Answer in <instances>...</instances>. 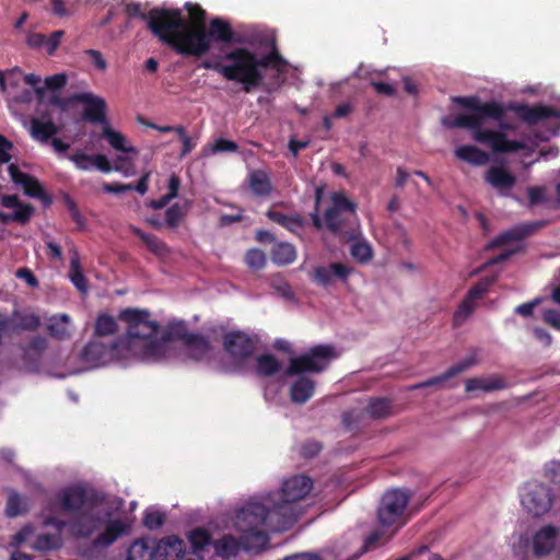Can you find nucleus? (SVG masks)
<instances>
[{"label": "nucleus", "mask_w": 560, "mask_h": 560, "mask_svg": "<svg viewBox=\"0 0 560 560\" xmlns=\"http://www.w3.org/2000/svg\"><path fill=\"white\" fill-rule=\"evenodd\" d=\"M453 102L467 109V113L443 117L442 125L448 129L469 130L476 142L490 147L494 153L518 152L525 148L524 142L510 140L504 132L515 129L504 120L506 109L513 110L528 125L558 117L556 109L545 105L510 104L505 107L495 101L482 102L476 95L455 96Z\"/></svg>", "instance_id": "1"}, {"label": "nucleus", "mask_w": 560, "mask_h": 560, "mask_svg": "<svg viewBox=\"0 0 560 560\" xmlns=\"http://www.w3.org/2000/svg\"><path fill=\"white\" fill-rule=\"evenodd\" d=\"M223 58L229 63L203 60L200 67L220 73L228 81L240 83L242 91L247 94L262 85L264 69L279 68L285 63L277 48L259 57L248 48L238 47L226 52Z\"/></svg>", "instance_id": "2"}, {"label": "nucleus", "mask_w": 560, "mask_h": 560, "mask_svg": "<svg viewBox=\"0 0 560 560\" xmlns=\"http://www.w3.org/2000/svg\"><path fill=\"white\" fill-rule=\"evenodd\" d=\"M267 504L258 501L247 502L237 513L235 525L241 533V546L244 550L259 553L269 544L267 530L284 532L294 525L293 514L277 516Z\"/></svg>", "instance_id": "3"}, {"label": "nucleus", "mask_w": 560, "mask_h": 560, "mask_svg": "<svg viewBox=\"0 0 560 560\" xmlns=\"http://www.w3.org/2000/svg\"><path fill=\"white\" fill-rule=\"evenodd\" d=\"M148 310L127 307L120 311L118 318L127 324L126 335L128 347L132 348L136 341L141 345V358L143 360L159 361L165 358L168 345L172 340V325L167 331L160 336L161 325L150 318Z\"/></svg>", "instance_id": "4"}, {"label": "nucleus", "mask_w": 560, "mask_h": 560, "mask_svg": "<svg viewBox=\"0 0 560 560\" xmlns=\"http://www.w3.org/2000/svg\"><path fill=\"white\" fill-rule=\"evenodd\" d=\"M110 516V512L94 510L93 505L71 515L69 533L73 538L88 539L103 528V530L93 538L90 549L82 552L83 557H90V552L94 549L109 548L120 537L128 534V524L119 517L112 520Z\"/></svg>", "instance_id": "5"}, {"label": "nucleus", "mask_w": 560, "mask_h": 560, "mask_svg": "<svg viewBox=\"0 0 560 560\" xmlns=\"http://www.w3.org/2000/svg\"><path fill=\"white\" fill-rule=\"evenodd\" d=\"M148 28L162 43L170 46L176 54L189 56L195 52L190 47L191 28L178 9H151Z\"/></svg>", "instance_id": "6"}, {"label": "nucleus", "mask_w": 560, "mask_h": 560, "mask_svg": "<svg viewBox=\"0 0 560 560\" xmlns=\"http://www.w3.org/2000/svg\"><path fill=\"white\" fill-rule=\"evenodd\" d=\"M313 489V480L306 475H294L284 480L279 492L269 493L262 499L270 511H277V516L293 514L294 523L299 520L301 512L294 506L295 502L303 500Z\"/></svg>", "instance_id": "7"}, {"label": "nucleus", "mask_w": 560, "mask_h": 560, "mask_svg": "<svg viewBox=\"0 0 560 560\" xmlns=\"http://www.w3.org/2000/svg\"><path fill=\"white\" fill-rule=\"evenodd\" d=\"M190 38V47L195 52H189V56L201 57L207 54L213 42L224 44L240 43V38L235 35L229 21L221 18H214L209 23V28L206 25L202 27H192Z\"/></svg>", "instance_id": "8"}, {"label": "nucleus", "mask_w": 560, "mask_h": 560, "mask_svg": "<svg viewBox=\"0 0 560 560\" xmlns=\"http://www.w3.org/2000/svg\"><path fill=\"white\" fill-rule=\"evenodd\" d=\"M335 348L330 345H317L308 351L289 360L285 374L288 376L304 375V373L319 374L324 372L336 358Z\"/></svg>", "instance_id": "9"}, {"label": "nucleus", "mask_w": 560, "mask_h": 560, "mask_svg": "<svg viewBox=\"0 0 560 560\" xmlns=\"http://www.w3.org/2000/svg\"><path fill=\"white\" fill-rule=\"evenodd\" d=\"M104 501V497L82 486H70L59 490L49 503L51 512L59 510L71 515L83 511L84 506L95 505Z\"/></svg>", "instance_id": "10"}, {"label": "nucleus", "mask_w": 560, "mask_h": 560, "mask_svg": "<svg viewBox=\"0 0 560 560\" xmlns=\"http://www.w3.org/2000/svg\"><path fill=\"white\" fill-rule=\"evenodd\" d=\"M180 546L177 536H167L159 541L154 538H141L129 547L126 560H154L159 557H165L167 549L178 550Z\"/></svg>", "instance_id": "11"}, {"label": "nucleus", "mask_w": 560, "mask_h": 560, "mask_svg": "<svg viewBox=\"0 0 560 560\" xmlns=\"http://www.w3.org/2000/svg\"><path fill=\"white\" fill-rule=\"evenodd\" d=\"M555 494L548 486L538 481L525 485L521 503L528 514L539 517L548 513L553 504Z\"/></svg>", "instance_id": "12"}, {"label": "nucleus", "mask_w": 560, "mask_h": 560, "mask_svg": "<svg viewBox=\"0 0 560 560\" xmlns=\"http://www.w3.org/2000/svg\"><path fill=\"white\" fill-rule=\"evenodd\" d=\"M409 503V495L400 490L387 491L377 509V517L382 526L404 524L402 516Z\"/></svg>", "instance_id": "13"}, {"label": "nucleus", "mask_w": 560, "mask_h": 560, "mask_svg": "<svg viewBox=\"0 0 560 560\" xmlns=\"http://www.w3.org/2000/svg\"><path fill=\"white\" fill-rule=\"evenodd\" d=\"M173 338L182 340L188 355L196 361L206 358L211 350L210 340L203 335L189 332L184 323L172 325Z\"/></svg>", "instance_id": "14"}, {"label": "nucleus", "mask_w": 560, "mask_h": 560, "mask_svg": "<svg viewBox=\"0 0 560 560\" xmlns=\"http://www.w3.org/2000/svg\"><path fill=\"white\" fill-rule=\"evenodd\" d=\"M75 103L84 105L82 119L92 124H101L103 127L108 124L106 116V101L91 92L77 93L72 95Z\"/></svg>", "instance_id": "15"}, {"label": "nucleus", "mask_w": 560, "mask_h": 560, "mask_svg": "<svg viewBox=\"0 0 560 560\" xmlns=\"http://www.w3.org/2000/svg\"><path fill=\"white\" fill-rule=\"evenodd\" d=\"M223 349L232 358L244 361L254 354L256 342L247 334L233 330L224 335Z\"/></svg>", "instance_id": "16"}, {"label": "nucleus", "mask_w": 560, "mask_h": 560, "mask_svg": "<svg viewBox=\"0 0 560 560\" xmlns=\"http://www.w3.org/2000/svg\"><path fill=\"white\" fill-rule=\"evenodd\" d=\"M547 221H530L517 224L506 231L500 233L491 243L488 245V248H497L508 245L512 242H520L524 238L535 234L537 231L546 226Z\"/></svg>", "instance_id": "17"}, {"label": "nucleus", "mask_w": 560, "mask_h": 560, "mask_svg": "<svg viewBox=\"0 0 560 560\" xmlns=\"http://www.w3.org/2000/svg\"><path fill=\"white\" fill-rule=\"evenodd\" d=\"M118 349V342L114 341L109 346L101 341H90L81 351L80 359L82 362L92 366L105 364Z\"/></svg>", "instance_id": "18"}, {"label": "nucleus", "mask_w": 560, "mask_h": 560, "mask_svg": "<svg viewBox=\"0 0 560 560\" xmlns=\"http://www.w3.org/2000/svg\"><path fill=\"white\" fill-rule=\"evenodd\" d=\"M485 180L502 197H511V191L516 184V176L506 167L491 166L485 174Z\"/></svg>", "instance_id": "19"}, {"label": "nucleus", "mask_w": 560, "mask_h": 560, "mask_svg": "<svg viewBox=\"0 0 560 560\" xmlns=\"http://www.w3.org/2000/svg\"><path fill=\"white\" fill-rule=\"evenodd\" d=\"M353 269L341 262H331L328 266L315 267L312 272V280L320 285L327 287L332 283L334 279L346 282Z\"/></svg>", "instance_id": "20"}, {"label": "nucleus", "mask_w": 560, "mask_h": 560, "mask_svg": "<svg viewBox=\"0 0 560 560\" xmlns=\"http://www.w3.org/2000/svg\"><path fill=\"white\" fill-rule=\"evenodd\" d=\"M331 207L324 214L327 229H336V217L343 212L349 217L357 218V205L351 201L343 192L331 194Z\"/></svg>", "instance_id": "21"}, {"label": "nucleus", "mask_w": 560, "mask_h": 560, "mask_svg": "<svg viewBox=\"0 0 560 560\" xmlns=\"http://www.w3.org/2000/svg\"><path fill=\"white\" fill-rule=\"evenodd\" d=\"M558 529L555 526L546 525L541 527L533 538V550L536 557L549 555L556 546Z\"/></svg>", "instance_id": "22"}, {"label": "nucleus", "mask_w": 560, "mask_h": 560, "mask_svg": "<svg viewBox=\"0 0 560 560\" xmlns=\"http://www.w3.org/2000/svg\"><path fill=\"white\" fill-rule=\"evenodd\" d=\"M475 364H476V360L472 357L467 358V359L460 361L459 363L452 365L444 373H442L438 376L431 377L427 381L420 382V383L413 385L411 388L419 389V388H424V387L439 386V385L443 384L444 382L451 380L452 377L465 372L466 370H468L470 366H472Z\"/></svg>", "instance_id": "23"}, {"label": "nucleus", "mask_w": 560, "mask_h": 560, "mask_svg": "<svg viewBox=\"0 0 560 560\" xmlns=\"http://www.w3.org/2000/svg\"><path fill=\"white\" fill-rule=\"evenodd\" d=\"M298 378L290 386V398L294 404H305L315 393V382L306 375H296Z\"/></svg>", "instance_id": "24"}, {"label": "nucleus", "mask_w": 560, "mask_h": 560, "mask_svg": "<svg viewBox=\"0 0 560 560\" xmlns=\"http://www.w3.org/2000/svg\"><path fill=\"white\" fill-rule=\"evenodd\" d=\"M59 131L60 128L50 118L47 120L31 118L30 120V135L35 141L47 143Z\"/></svg>", "instance_id": "25"}, {"label": "nucleus", "mask_w": 560, "mask_h": 560, "mask_svg": "<svg viewBox=\"0 0 560 560\" xmlns=\"http://www.w3.org/2000/svg\"><path fill=\"white\" fill-rule=\"evenodd\" d=\"M266 217L294 234H299L306 223L300 213L284 214L270 209L266 212Z\"/></svg>", "instance_id": "26"}, {"label": "nucleus", "mask_w": 560, "mask_h": 560, "mask_svg": "<svg viewBox=\"0 0 560 560\" xmlns=\"http://www.w3.org/2000/svg\"><path fill=\"white\" fill-rule=\"evenodd\" d=\"M506 387L508 383L501 376L471 377L465 382V389L468 393L475 390L494 392Z\"/></svg>", "instance_id": "27"}, {"label": "nucleus", "mask_w": 560, "mask_h": 560, "mask_svg": "<svg viewBox=\"0 0 560 560\" xmlns=\"http://www.w3.org/2000/svg\"><path fill=\"white\" fill-rule=\"evenodd\" d=\"M455 156L474 166H483L490 161L489 153L471 144L459 145Z\"/></svg>", "instance_id": "28"}, {"label": "nucleus", "mask_w": 560, "mask_h": 560, "mask_svg": "<svg viewBox=\"0 0 560 560\" xmlns=\"http://www.w3.org/2000/svg\"><path fill=\"white\" fill-rule=\"evenodd\" d=\"M393 409V401L389 398L373 397L370 398L364 411L372 419H385L394 413Z\"/></svg>", "instance_id": "29"}, {"label": "nucleus", "mask_w": 560, "mask_h": 560, "mask_svg": "<svg viewBox=\"0 0 560 560\" xmlns=\"http://www.w3.org/2000/svg\"><path fill=\"white\" fill-rule=\"evenodd\" d=\"M270 255L276 265L288 266L296 259V249L288 242H278L273 245Z\"/></svg>", "instance_id": "30"}, {"label": "nucleus", "mask_w": 560, "mask_h": 560, "mask_svg": "<svg viewBox=\"0 0 560 560\" xmlns=\"http://www.w3.org/2000/svg\"><path fill=\"white\" fill-rule=\"evenodd\" d=\"M101 137L106 139L109 145L119 152L138 154V150L135 147L126 145V137L121 132L114 130L109 122L103 127Z\"/></svg>", "instance_id": "31"}, {"label": "nucleus", "mask_w": 560, "mask_h": 560, "mask_svg": "<svg viewBox=\"0 0 560 560\" xmlns=\"http://www.w3.org/2000/svg\"><path fill=\"white\" fill-rule=\"evenodd\" d=\"M130 231L133 235L138 236L147 246V248L156 256H163L168 252L166 244L161 241L156 235L145 233L141 229L131 225Z\"/></svg>", "instance_id": "32"}, {"label": "nucleus", "mask_w": 560, "mask_h": 560, "mask_svg": "<svg viewBox=\"0 0 560 560\" xmlns=\"http://www.w3.org/2000/svg\"><path fill=\"white\" fill-rule=\"evenodd\" d=\"M248 185L255 196L267 197L272 190L269 176L264 171H254L248 176Z\"/></svg>", "instance_id": "33"}, {"label": "nucleus", "mask_w": 560, "mask_h": 560, "mask_svg": "<svg viewBox=\"0 0 560 560\" xmlns=\"http://www.w3.org/2000/svg\"><path fill=\"white\" fill-rule=\"evenodd\" d=\"M256 372L259 376H273L281 370V362L272 354H260L256 359Z\"/></svg>", "instance_id": "34"}, {"label": "nucleus", "mask_w": 560, "mask_h": 560, "mask_svg": "<svg viewBox=\"0 0 560 560\" xmlns=\"http://www.w3.org/2000/svg\"><path fill=\"white\" fill-rule=\"evenodd\" d=\"M62 546V539L60 534H39L34 542L32 549L39 552H47L58 550Z\"/></svg>", "instance_id": "35"}, {"label": "nucleus", "mask_w": 560, "mask_h": 560, "mask_svg": "<svg viewBox=\"0 0 560 560\" xmlns=\"http://www.w3.org/2000/svg\"><path fill=\"white\" fill-rule=\"evenodd\" d=\"M69 278L73 285L82 293L88 291V279L82 272L80 257L77 252H73L70 259Z\"/></svg>", "instance_id": "36"}, {"label": "nucleus", "mask_w": 560, "mask_h": 560, "mask_svg": "<svg viewBox=\"0 0 560 560\" xmlns=\"http://www.w3.org/2000/svg\"><path fill=\"white\" fill-rule=\"evenodd\" d=\"M241 547V540L231 535H224L214 542L215 553L225 559L236 556Z\"/></svg>", "instance_id": "37"}, {"label": "nucleus", "mask_w": 560, "mask_h": 560, "mask_svg": "<svg viewBox=\"0 0 560 560\" xmlns=\"http://www.w3.org/2000/svg\"><path fill=\"white\" fill-rule=\"evenodd\" d=\"M118 330V325L116 319L106 314L102 313L100 314L94 324V335L97 337H107L115 335Z\"/></svg>", "instance_id": "38"}, {"label": "nucleus", "mask_w": 560, "mask_h": 560, "mask_svg": "<svg viewBox=\"0 0 560 560\" xmlns=\"http://www.w3.org/2000/svg\"><path fill=\"white\" fill-rule=\"evenodd\" d=\"M27 512L28 504L26 499L18 492H11L7 500L5 515L13 518Z\"/></svg>", "instance_id": "39"}, {"label": "nucleus", "mask_w": 560, "mask_h": 560, "mask_svg": "<svg viewBox=\"0 0 560 560\" xmlns=\"http://www.w3.org/2000/svg\"><path fill=\"white\" fill-rule=\"evenodd\" d=\"M188 540L192 548L191 551L199 555V552L202 551L205 547L211 544V534L203 527H197L189 533Z\"/></svg>", "instance_id": "40"}, {"label": "nucleus", "mask_w": 560, "mask_h": 560, "mask_svg": "<svg viewBox=\"0 0 560 560\" xmlns=\"http://www.w3.org/2000/svg\"><path fill=\"white\" fill-rule=\"evenodd\" d=\"M34 212V207L32 205H26L21 209L15 210L12 213H5L0 211V222L8 224L9 222H19L21 224H25L31 220V217Z\"/></svg>", "instance_id": "41"}, {"label": "nucleus", "mask_w": 560, "mask_h": 560, "mask_svg": "<svg viewBox=\"0 0 560 560\" xmlns=\"http://www.w3.org/2000/svg\"><path fill=\"white\" fill-rule=\"evenodd\" d=\"M475 310L476 303L464 298L453 314V326L460 327L471 316Z\"/></svg>", "instance_id": "42"}, {"label": "nucleus", "mask_w": 560, "mask_h": 560, "mask_svg": "<svg viewBox=\"0 0 560 560\" xmlns=\"http://www.w3.org/2000/svg\"><path fill=\"white\" fill-rule=\"evenodd\" d=\"M357 218H352L347 215L343 212H339L336 217V229H328L334 235H337L342 238H352L354 237V231L352 229L348 230L347 225L351 224L353 221H355Z\"/></svg>", "instance_id": "43"}, {"label": "nucleus", "mask_w": 560, "mask_h": 560, "mask_svg": "<svg viewBox=\"0 0 560 560\" xmlns=\"http://www.w3.org/2000/svg\"><path fill=\"white\" fill-rule=\"evenodd\" d=\"M493 283V278H482L468 290L465 298L476 303L477 300L482 299L489 292Z\"/></svg>", "instance_id": "44"}, {"label": "nucleus", "mask_w": 560, "mask_h": 560, "mask_svg": "<svg viewBox=\"0 0 560 560\" xmlns=\"http://www.w3.org/2000/svg\"><path fill=\"white\" fill-rule=\"evenodd\" d=\"M244 260L248 268L260 270L266 266V254L258 248H250L246 252Z\"/></svg>", "instance_id": "45"}, {"label": "nucleus", "mask_w": 560, "mask_h": 560, "mask_svg": "<svg viewBox=\"0 0 560 560\" xmlns=\"http://www.w3.org/2000/svg\"><path fill=\"white\" fill-rule=\"evenodd\" d=\"M351 256L359 262L365 264L372 259V247L366 242H354L350 249Z\"/></svg>", "instance_id": "46"}, {"label": "nucleus", "mask_w": 560, "mask_h": 560, "mask_svg": "<svg viewBox=\"0 0 560 560\" xmlns=\"http://www.w3.org/2000/svg\"><path fill=\"white\" fill-rule=\"evenodd\" d=\"M185 9L188 11L190 18L189 27H202L206 22V11L198 4L187 2Z\"/></svg>", "instance_id": "47"}, {"label": "nucleus", "mask_w": 560, "mask_h": 560, "mask_svg": "<svg viewBox=\"0 0 560 560\" xmlns=\"http://www.w3.org/2000/svg\"><path fill=\"white\" fill-rule=\"evenodd\" d=\"M186 212L178 203L172 205L165 212V224L171 229H176L184 219Z\"/></svg>", "instance_id": "48"}, {"label": "nucleus", "mask_w": 560, "mask_h": 560, "mask_svg": "<svg viewBox=\"0 0 560 560\" xmlns=\"http://www.w3.org/2000/svg\"><path fill=\"white\" fill-rule=\"evenodd\" d=\"M180 546L173 551V549L168 548L167 553H165L166 558H172V560H203L200 555L192 551H187L185 548V542L179 539Z\"/></svg>", "instance_id": "49"}, {"label": "nucleus", "mask_w": 560, "mask_h": 560, "mask_svg": "<svg viewBox=\"0 0 560 560\" xmlns=\"http://www.w3.org/2000/svg\"><path fill=\"white\" fill-rule=\"evenodd\" d=\"M529 207L547 202V190L544 186H530L526 189Z\"/></svg>", "instance_id": "50"}, {"label": "nucleus", "mask_w": 560, "mask_h": 560, "mask_svg": "<svg viewBox=\"0 0 560 560\" xmlns=\"http://www.w3.org/2000/svg\"><path fill=\"white\" fill-rule=\"evenodd\" d=\"M22 187L24 189L25 195H27L28 197L38 199L47 198L44 187L38 182V179L33 176H31L30 180H26Z\"/></svg>", "instance_id": "51"}, {"label": "nucleus", "mask_w": 560, "mask_h": 560, "mask_svg": "<svg viewBox=\"0 0 560 560\" xmlns=\"http://www.w3.org/2000/svg\"><path fill=\"white\" fill-rule=\"evenodd\" d=\"M544 476L553 485H560V460H550L544 467Z\"/></svg>", "instance_id": "52"}, {"label": "nucleus", "mask_w": 560, "mask_h": 560, "mask_svg": "<svg viewBox=\"0 0 560 560\" xmlns=\"http://www.w3.org/2000/svg\"><path fill=\"white\" fill-rule=\"evenodd\" d=\"M323 450L320 442L315 440L305 441L300 447V455L303 458H313L317 456Z\"/></svg>", "instance_id": "53"}, {"label": "nucleus", "mask_w": 560, "mask_h": 560, "mask_svg": "<svg viewBox=\"0 0 560 560\" xmlns=\"http://www.w3.org/2000/svg\"><path fill=\"white\" fill-rule=\"evenodd\" d=\"M238 145L235 141L219 138L210 145L211 153L236 152Z\"/></svg>", "instance_id": "54"}, {"label": "nucleus", "mask_w": 560, "mask_h": 560, "mask_svg": "<svg viewBox=\"0 0 560 560\" xmlns=\"http://www.w3.org/2000/svg\"><path fill=\"white\" fill-rule=\"evenodd\" d=\"M165 521L164 514L159 511L147 512L144 514L143 524L149 529H158L160 528Z\"/></svg>", "instance_id": "55"}, {"label": "nucleus", "mask_w": 560, "mask_h": 560, "mask_svg": "<svg viewBox=\"0 0 560 560\" xmlns=\"http://www.w3.org/2000/svg\"><path fill=\"white\" fill-rule=\"evenodd\" d=\"M68 78L65 73H57L45 79V88L51 91H59L66 86Z\"/></svg>", "instance_id": "56"}, {"label": "nucleus", "mask_w": 560, "mask_h": 560, "mask_svg": "<svg viewBox=\"0 0 560 560\" xmlns=\"http://www.w3.org/2000/svg\"><path fill=\"white\" fill-rule=\"evenodd\" d=\"M13 149V142L0 133V165L7 164L12 156L10 151Z\"/></svg>", "instance_id": "57"}, {"label": "nucleus", "mask_w": 560, "mask_h": 560, "mask_svg": "<svg viewBox=\"0 0 560 560\" xmlns=\"http://www.w3.org/2000/svg\"><path fill=\"white\" fill-rule=\"evenodd\" d=\"M63 34L65 32L59 30L52 32L48 37H46V43L44 47H46V51L49 56L54 55V52L58 48Z\"/></svg>", "instance_id": "58"}, {"label": "nucleus", "mask_w": 560, "mask_h": 560, "mask_svg": "<svg viewBox=\"0 0 560 560\" xmlns=\"http://www.w3.org/2000/svg\"><path fill=\"white\" fill-rule=\"evenodd\" d=\"M69 159L75 164V166L80 170L88 171L92 164V155H88L84 152H77L71 154Z\"/></svg>", "instance_id": "59"}, {"label": "nucleus", "mask_w": 560, "mask_h": 560, "mask_svg": "<svg viewBox=\"0 0 560 560\" xmlns=\"http://www.w3.org/2000/svg\"><path fill=\"white\" fill-rule=\"evenodd\" d=\"M9 175L12 182L16 185L23 186L26 180H30L31 175L23 173L16 164H10L8 167Z\"/></svg>", "instance_id": "60"}, {"label": "nucleus", "mask_w": 560, "mask_h": 560, "mask_svg": "<svg viewBox=\"0 0 560 560\" xmlns=\"http://www.w3.org/2000/svg\"><path fill=\"white\" fill-rule=\"evenodd\" d=\"M9 175L12 182L16 185L23 186L26 180H30L31 175L23 173L16 164H10L8 167Z\"/></svg>", "instance_id": "61"}, {"label": "nucleus", "mask_w": 560, "mask_h": 560, "mask_svg": "<svg viewBox=\"0 0 560 560\" xmlns=\"http://www.w3.org/2000/svg\"><path fill=\"white\" fill-rule=\"evenodd\" d=\"M66 205L70 211V215H71V219L78 224L79 228H83L84 226V219L83 217L81 215L80 213V210L75 203V201L70 198V197H67L66 198Z\"/></svg>", "instance_id": "62"}, {"label": "nucleus", "mask_w": 560, "mask_h": 560, "mask_svg": "<svg viewBox=\"0 0 560 560\" xmlns=\"http://www.w3.org/2000/svg\"><path fill=\"white\" fill-rule=\"evenodd\" d=\"M44 526H51L59 533L66 527L69 529L70 518L68 521L61 520L55 515H47L43 522Z\"/></svg>", "instance_id": "63"}, {"label": "nucleus", "mask_w": 560, "mask_h": 560, "mask_svg": "<svg viewBox=\"0 0 560 560\" xmlns=\"http://www.w3.org/2000/svg\"><path fill=\"white\" fill-rule=\"evenodd\" d=\"M542 318L545 323L560 330V311L547 310L545 311Z\"/></svg>", "instance_id": "64"}]
</instances>
